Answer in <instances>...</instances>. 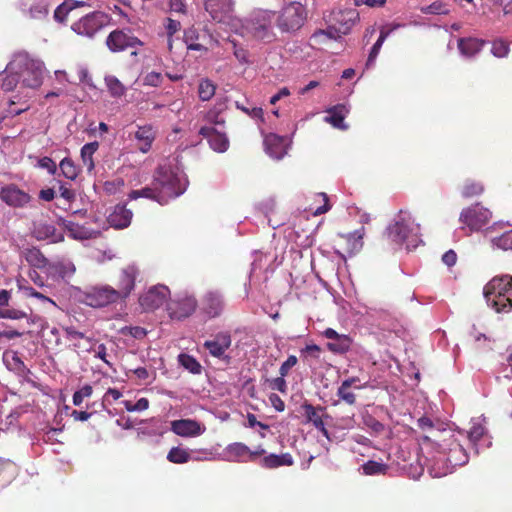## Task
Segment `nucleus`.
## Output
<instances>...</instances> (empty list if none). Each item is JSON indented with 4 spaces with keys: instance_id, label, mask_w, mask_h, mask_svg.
<instances>
[{
    "instance_id": "obj_62",
    "label": "nucleus",
    "mask_w": 512,
    "mask_h": 512,
    "mask_svg": "<svg viewBox=\"0 0 512 512\" xmlns=\"http://www.w3.org/2000/svg\"><path fill=\"white\" fill-rule=\"evenodd\" d=\"M199 33L195 28H189L184 32V41L188 46L191 43L197 42Z\"/></svg>"
},
{
    "instance_id": "obj_6",
    "label": "nucleus",
    "mask_w": 512,
    "mask_h": 512,
    "mask_svg": "<svg viewBox=\"0 0 512 512\" xmlns=\"http://www.w3.org/2000/svg\"><path fill=\"white\" fill-rule=\"evenodd\" d=\"M109 22V16L102 11H94L81 17L71 25V30L80 36L93 38Z\"/></svg>"
},
{
    "instance_id": "obj_56",
    "label": "nucleus",
    "mask_w": 512,
    "mask_h": 512,
    "mask_svg": "<svg viewBox=\"0 0 512 512\" xmlns=\"http://www.w3.org/2000/svg\"><path fill=\"white\" fill-rule=\"evenodd\" d=\"M161 82H162V75L160 73L154 72V71L146 74L143 79L144 85L152 86V87L159 86L161 84Z\"/></svg>"
},
{
    "instance_id": "obj_64",
    "label": "nucleus",
    "mask_w": 512,
    "mask_h": 512,
    "mask_svg": "<svg viewBox=\"0 0 512 512\" xmlns=\"http://www.w3.org/2000/svg\"><path fill=\"white\" fill-rule=\"evenodd\" d=\"M442 261L449 267L454 266L457 261V254L454 250H448L443 254Z\"/></svg>"
},
{
    "instance_id": "obj_22",
    "label": "nucleus",
    "mask_w": 512,
    "mask_h": 512,
    "mask_svg": "<svg viewBox=\"0 0 512 512\" xmlns=\"http://www.w3.org/2000/svg\"><path fill=\"white\" fill-rule=\"evenodd\" d=\"M231 336L227 332L218 333L213 340H207L204 347L214 357H222L231 345Z\"/></svg>"
},
{
    "instance_id": "obj_50",
    "label": "nucleus",
    "mask_w": 512,
    "mask_h": 512,
    "mask_svg": "<svg viewBox=\"0 0 512 512\" xmlns=\"http://www.w3.org/2000/svg\"><path fill=\"white\" fill-rule=\"evenodd\" d=\"M483 191L484 187L481 183L467 181L462 189V196L464 198H470L473 196L480 195Z\"/></svg>"
},
{
    "instance_id": "obj_41",
    "label": "nucleus",
    "mask_w": 512,
    "mask_h": 512,
    "mask_svg": "<svg viewBox=\"0 0 512 512\" xmlns=\"http://www.w3.org/2000/svg\"><path fill=\"white\" fill-rule=\"evenodd\" d=\"M485 433L486 428L479 421H474L472 427L468 431V439L474 446L476 453L479 452L478 442L485 435Z\"/></svg>"
},
{
    "instance_id": "obj_7",
    "label": "nucleus",
    "mask_w": 512,
    "mask_h": 512,
    "mask_svg": "<svg viewBox=\"0 0 512 512\" xmlns=\"http://www.w3.org/2000/svg\"><path fill=\"white\" fill-rule=\"evenodd\" d=\"M118 300V293L109 285L89 287L81 294V301L94 308L104 307Z\"/></svg>"
},
{
    "instance_id": "obj_32",
    "label": "nucleus",
    "mask_w": 512,
    "mask_h": 512,
    "mask_svg": "<svg viewBox=\"0 0 512 512\" xmlns=\"http://www.w3.org/2000/svg\"><path fill=\"white\" fill-rule=\"evenodd\" d=\"M89 6L85 1L65 0L54 11V19L59 23H65L70 12L78 7Z\"/></svg>"
},
{
    "instance_id": "obj_54",
    "label": "nucleus",
    "mask_w": 512,
    "mask_h": 512,
    "mask_svg": "<svg viewBox=\"0 0 512 512\" xmlns=\"http://www.w3.org/2000/svg\"><path fill=\"white\" fill-rule=\"evenodd\" d=\"M421 11L425 14H446L448 12L445 5L441 2H434L426 7H423Z\"/></svg>"
},
{
    "instance_id": "obj_61",
    "label": "nucleus",
    "mask_w": 512,
    "mask_h": 512,
    "mask_svg": "<svg viewBox=\"0 0 512 512\" xmlns=\"http://www.w3.org/2000/svg\"><path fill=\"white\" fill-rule=\"evenodd\" d=\"M320 347L316 344H309V345H306L302 350H301V354L305 355V356H312L314 358H318L319 357V354H320Z\"/></svg>"
},
{
    "instance_id": "obj_53",
    "label": "nucleus",
    "mask_w": 512,
    "mask_h": 512,
    "mask_svg": "<svg viewBox=\"0 0 512 512\" xmlns=\"http://www.w3.org/2000/svg\"><path fill=\"white\" fill-rule=\"evenodd\" d=\"M267 382L272 390H277L283 394H286L288 391L287 382L284 376L280 375L279 377L268 379Z\"/></svg>"
},
{
    "instance_id": "obj_44",
    "label": "nucleus",
    "mask_w": 512,
    "mask_h": 512,
    "mask_svg": "<svg viewBox=\"0 0 512 512\" xmlns=\"http://www.w3.org/2000/svg\"><path fill=\"white\" fill-rule=\"evenodd\" d=\"M364 475H381L385 474L388 470L386 464L369 460L361 466Z\"/></svg>"
},
{
    "instance_id": "obj_4",
    "label": "nucleus",
    "mask_w": 512,
    "mask_h": 512,
    "mask_svg": "<svg viewBox=\"0 0 512 512\" xmlns=\"http://www.w3.org/2000/svg\"><path fill=\"white\" fill-rule=\"evenodd\" d=\"M387 233L396 244L406 243L407 249H415L422 242L420 225L408 212L400 211L395 222L387 227Z\"/></svg>"
},
{
    "instance_id": "obj_28",
    "label": "nucleus",
    "mask_w": 512,
    "mask_h": 512,
    "mask_svg": "<svg viewBox=\"0 0 512 512\" xmlns=\"http://www.w3.org/2000/svg\"><path fill=\"white\" fill-rule=\"evenodd\" d=\"M349 109L344 104H338L327 110L328 115L325 121L332 124L334 127L346 130L348 126L344 123V118L348 114Z\"/></svg>"
},
{
    "instance_id": "obj_26",
    "label": "nucleus",
    "mask_w": 512,
    "mask_h": 512,
    "mask_svg": "<svg viewBox=\"0 0 512 512\" xmlns=\"http://www.w3.org/2000/svg\"><path fill=\"white\" fill-rule=\"evenodd\" d=\"M260 466L267 469H274L281 466H292L294 459L290 453L269 454L264 456L260 462Z\"/></svg>"
},
{
    "instance_id": "obj_15",
    "label": "nucleus",
    "mask_w": 512,
    "mask_h": 512,
    "mask_svg": "<svg viewBox=\"0 0 512 512\" xmlns=\"http://www.w3.org/2000/svg\"><path fill=\"white\" fill-rule=\"evenodd\" d=\"M171 431L181 437H197L206 431V427L194 419H179L171 422Z\"/></svg>"
},
{
    "instance_id": "obj_18",
    "label": "nucleus",
    "mask_w": 512,
    "mask_h": 512,
    "mask_svg": "<svg viewBox=\"0 0 512 512\" xmlns=\"http://www.w3.org/2000/svg\"><path fill=\"white\" fill-rule=\"evenodd\" d=\"M224 307V298L219 291H208L202 299V310L209 318L220 316Z\"/></svg>"
},
{
    "instance_id": "obj_9",
    "label": "nucleus",
    "mask_w": 512,
    "mask_h": 512,
    "mask_svg": "<svg viewBox=\"0 0 512 512\" xmlns=\"http://www.w3.org/2000/svg\"><path fill=\"white\" fill-rule=\"evenodd\" d=\"M106 45L111 52L116 53L143 46V42L130 29H116L107 36Z\"/></svg>"
},
{
    "instance_id": "obj_19",
    "label": "nucleus",
    "mask_w": 512,
    "mask_h": 512,
    "mask_svg": "<svg viewBox=\"0 0 512 512\" xmlns=\"http://www.w3.org/2000/svg\"><path fill=\"white\" fill-rule=\"evenodd\" d=\"M359 20V13L356 9L338 10L333 13V23L341 34H348L351 28Z\"/></svg>"
},
{
    "instance_id": "obj_57",
    "label": "nucleus",
    "mask_w": 512,
    "mask_h": 512,
    "mask_svg": "<svg viewBox=\"0 0 512 512\" xmlns=\"http://www.w3.org/2000/svg\"><path fill=\"white\" fill-rule=\"evenodd\" d=\"M236 107L243 112H245L247 115H249L251 118L254 119H260L263 121V109L260 107H253L252 109L246 108L242 105H240L238 102H236Z\"/></svg>"
},
{
    "instance_id": "obj_51",
    "label": "nucleus",
    "mask_w": 512,
    "mask_h": 512,
    "mask_svg": "<svg viewBox=\"0 0 512 512\" xmlns=\"http://www.w3.org/2000/svg\"><path fill=\"white\" fill-rule=\"evenodd\" d=\"M48 14V9L45 1L37 2L30 6L28 9V15L33 19H42Z\"/></svg>"
},
{
    "instance_id": "obj_13",
    "label": "nucleus",
    "mask_w": 512,
    "mask_h": 512,
    "mask_svg": "<svg viewBox=\"0 0 512 512\" xmlns=\"http://www.w3.org/2000/svg\"><path fill=\"white\" fill-rule=\"evenodd\" d=\"M0 199L10 207L23 208L30 202L31 196L15 184H9L0 189Z\"/></svg>"
},
{
    "instance_id": "obj_8",
    "label": "nucleus",
    "mask_w": 512,
    "mask_h": 512,
    "mask_svg": "<svg viewBox=\"0 0 512 512\" xmlns=\"http://www.w3.org/2000/svg\"><path fill=\"white\" fill-rule=\"evenodd\" d=\"M306 19V10L299 2H291L285 6L278 18V26L282 31L293 32L302 27Z\"/></svg>"
},
{
    "instance_id": "obj_20",
    "label": "nucleus",
    "mask_w": 512,
    "mask_h": 512,
    "mask_svg": "<svg viewBox=\"0 0 512 512\" xmlns=\"http://www.w3.org/2000/svg\"><path fill=\"white\" fill-rule=\"evenodd\" d=\"M199 134L208 139L210 147L216 152H225L229 147L226 135L216 131L214 127H202Z\"/></svg>"
},
{
    "instance_id": "obj_45",
    "label": "nucleus",
    "mask_w": 512,
    "mask_h": 512,
    "mask_svg": "<svg viewBox=\"0 0 512 512\" xmlns=\"http://www.w3.org/2000/svg\"><path fill=\"white\" fill-rule=\"evenodd\" d=\"M179 363L185 369L193 374H199L201 372L200 363L191 355L188 354H180L178 357Z\"/></svg>"
},
{
    "instance_id": "obj_55",
    "label": "nucleus",
    "mask_w": 512,
    "mask_h": 512,
    "mask_svg": "<svg viewBox=\"0 0 512 512\" xmlns=\"http://www.w3.org/2000/svg\"><path fill=\"white\" fill-rule=\"evenodd\" d=\"M298 362L295 355H290L280 366L279 374L286 377L291 368H293Z\"/></svg>"
},
{
    "instance_id": "obj_27",
    "label": "nucleus",
    "mask_w": 512,
    "mask_h": 512,
    "mask_svg": "<svg viewBox=\"0 0 512 512\" xmlns=\"http://www.w3.org/2000/svg\"><path fill=\"white\" fill-rule=\"evenodd\" d=\"M485 45V41L477 38H460L458 40V49L464 57L473 58Z\"/></svg>"
},
{
    "instance_id": "obj_12",
    "label": "nucleus",
    "mask_w": 512,
    "mask_h": 512,
    "mask_svg": "<svg viewBox=\"0 0 512 512\" xmlns=\"http://www.w3.org/2000/svg\"><path fill=\"white\" fill-rule=\"evenodd\" d=\"M197 307V300L191 295H180L171 300L167 305V311L172 319L182 320L194 313Z\"/></svg>"
},
{
    "instance_id": "obj_33",
    "label": "nucleus",
    "mask_w": 512,
    "mask_h": 512,
    "mask_svg": "<svg viewBox=\"0 0 512 512\" xmlns=\"http://www.w3.org/2000/svg\"><path fill=\"white\" fill-rule=\"evenodd\" d=\"M225 459L231 462H247L249 447L243 443H233L225 449Z\"/></svg>"
},
{
    "instance_id": "obj_58",
    "label": "nucleus",
    "mask_w": 512,
    "mask_h": 512,
    "mask_svg": "<svg viewBox=\"0 0 512 512\" xmlns=\"http://www.w3.org/2000/svg\"><path fill=\"white\" fill-rule=\"evenodd\" d=\"M38 164L41 168L46 169L51 175H54L57 171L56 163L49 157L41 158Z\"/></svg>"
},
{
    "instance_id": "obj_24",
    "label": "nucleus",
    "mask_w": 512,
    "mask_h": 512,
    "mask_svg": "<svg viewBox=\"0 0 512 512\" xmlns=\"http://www.w3.org/2000/svg\"><path fill=\"white\" fill-rule=\"evenodd\" d=\"M301 409L304 412L306 421L312 423L316 429L321 431L324 436L328 437V431L325 428V424L320 414L325 410V408L321 406L314 407L306 401L301 405Z\"/></svg>"
},
{
    "instance_id": "obj_52",
    "label": "nucleus",
    "mask_w": 512,
    "mask_h": 512,
    "mask_svg": "<svg viewBox=\"0 0 512 512\" xmlns=\"http://www.w3.org/2000/svg\"><path fill=\"white\" fill-rule=\"evenodd\" d=\"M93 389L89 384L84 385L81 389L77 390L73 394V404L75 406H80L84 400V398L90 397L92 395Z\"/></svg>"
},
{
    "instance_id": "obj_21",
    "label": "nucleus",
    "mask_w": 512,
    "mask_h": 512,
    "mask_svg": "<svg viewBox=\"0 0 512 512\" xmlns=\"http://www.w3.org/2000/svg\"><path fill=\"white\" fill-rule=\"evenodd\" d=\"M132 217L133 213L131 210L126 208V205L118 204L109 214L107 220L111 227L124 229L130 225Z\"/></svg>"
},
{
    "instance_id": "obj_48",
    "label": "nucleus",
    "mask_w": 512,
    "mask_h": 512,
    "mask_svg": "<svg viewBox=\"0 0 512 512\" xmlns=\"http://www.w3.org/2000/svg\"><path fill=\"white\" fill-rule=\"evenodd\" d=\"M337 396L348 405L356 403V395L350 390L347 382H342L337 389Z\"/></svg>"
},
{
    "instance_id": "obj_37",
    "label": "nucleus",
    "mask_w": 512,
    "mask_h": 512,
    "mask_svg": "<svg viewBox=\"0 0 512 512\" xmlns=\"http://www.w3.org/2000/svg\"><path fill=\"white\" fill-rule=\"evenodd\" d=\"M98 147L99 143L97 141H94L86 143L81 148V159L88 172H91L95 167L93 155L98 150Z\"/></svg>"
},
{
    "instance_id": "obj_29",
    "label": "nucleus",
    "mask_w": 512,
    "mask_h": 512,
    "mask_svg": "<svg viewBox=\"0 0 512 512\" xmlns=\"http://www.w3.org/2000/svg\"><path fill=\"white\" fill-rule=\"evenodd\" d=\"M156 131L151 125L139 126L135 132V139L140 142L139 150L146 153L150 150L155 139Z\"/></svg>"
},
{
    "instance_id": "obj_34",
    "label": "nucleus",
    "mask_w": 512,
    "mask_h": 512,
    "mask_svg": "<svg viewBox=\"0 0 512 512\" xmlns=\"http://www.w3.org/2000/svg\"><path fill=\"white\" fill-rule=\"evenodd\" d=\"M22 254L29 265L36 269H44L48 265V259L35 247L25 249Z\"/></svg>"
},
{
    "instance_id": "obj_35",
    "label": "nucleus",
    "mask_w": 512,
    "mask_h": 512,
    "mask_svg": "<svg viewBox=\"0 0 512 512\" xmlns=\"http://www.w3.org/2000/svg\"><path fill=\"white\" fill-rule=\"evenodd\" d=\"M343 34L338 31L337 26L333 23V25L329 26L326 30H318L314 32L311 36V41L314 44H325L329 40H337L341 38Z\"/></svg>"
},
{
    "instance_id": "obj_39",
    "label": "nucleus",
    "mask_w": 512,
    "mask_h": 512,
    "mask_svg": "<svg viewBox=\"0 0 512 512\" xmlns=\"http://www.w3.org/2000/svg\"><path fill=\"white\" fill-rule=\"evenodd\" d=\"M490 244L493 249H500L503 251L512 250V229L499 236L492 237L490 239Z\"/></svg>"
},
{
    "instance_id": "obj_5",
    "label": "nucleus",
    "mask_w": 512,
    "mask_h": 512,
    "mask_svg": "<svg viewBox=\"0 0 512 512\" xmlns=\"http://www.w3.org/2000/svg\"><path fill=\"white\" fill-rule=\"evenodd\" d=\"M154 185L166 203L169 199L176 198L185 192L187 180L171 166L164 165L157 169Z\"/></svg>"
},
{
    "instance_id": "obj_38",
    "label": "nucleus",
    "mask_w": 512,
    "mask_h": 512,
    "mask_svg": "<svg viewBox=\"0 0 512 512\" xmlns=\"http://www.w3.org/2000/svg\"><path fill=\"white\" fill-rule=\"evenodd\" d=\"M351 345V338L348 335L341 334L334 341L329 342L327 348L333 353L344 354L350 350Z\"/></svg>"
},
{
    "instance_id": "obj_23",
    "label": "nucleus",
    "mask_w": 512,
    "mask_h": 512,
    "mask_svg": "<svg viewBox=\"0 0 512 512\" xmlns=\"http://www.w3.org/2000/svg\"><path fill=\"white\" fill-rule=\"evenodd\" d=\"M232 0H205V10L215 21L221 22L225 15L231 12Z\"/></svg>"
},
{
    "instance_id": "obj_2",
    "label": "nucleus",
    "mask_w": 512,
    "mask_h": 512,
    "mask_svg": "<svg viewBox=\"0 0 512 512\" xmlns=\"http://www.w3.org/2000/svg\"><path fill=\"white\" fill-rule=\"evenodd\" d=\"M433 448L436 449V454L430 461H432L434 477L445 476L452 473L455 467L468 463L469 457L466 450L452 435L441 443L433 444Z\"/></svg>"
},
{
    "instance_id": "obj_14",
    "label": "nucleus",
    "mask_w": 512,
    "mask_h": 512,
    "mask_svg": "<svg viewBox=\"0 0 512 512\" xmlns=\"http://www.w3.org/2000/svg\"><path fill=\"white\" fill-rule=\"evenodd\" d=\"M168 294V287L164 285H157L150 288L144 295H142L139 302L144 310H155L165 303Z\"/></svg>"
},
{
    "instance_id": "obj_3",
    "label": "nucleus",
    "mask_w": 512,
    "mask_h": 512,
    "mask_svg": "<svg viewBox=\"0 0 512 512\" xmlns=\"http://www.w3.org/2000/svg\"><path fill=\"white\" fill-rule=\"evenodd\" d=\"M484 297L488 306L497 313L512 311V275L492 278L484 287Z\"/></svg>"
},
{
    "instance_id": "obj_30",
    "label": "nucleus",
    "mask_w": 512,
    "mask_h": 512,
    "mask_svg": "<svg viewBox=\"0 0 512 512\" xmlns=\"http://www.w3.org/2000/svg\"><path fill=\"white\" fill-rule=\"evenodd\" d=\"M35 236L38 240H49L51 243L64 241L63 233L52 224H39L35 229Z\"/></svg>"
},
{
    "instance_id": "obj_1",
    "label": "nucleus",
    "mask_w": 512,
    "mask_h": 512,
    "mask_svg": "<svg viewBox=\"0 0 512 512\" xmlns=\"http://www.w3.org/2000/svg\"><path fill=\"white\" fill-rule=\"evenodd\" d=\"M5 76L1 81L4 91H12L18 83L27 88H38L43 81L44 64L31 57L27 52L20 51L13 54L4 70Z\"/></svg>"
},
{
    "instance_id": "obj_16",
    "label": "nucleus",
    "mask_w": 512,
    "mask_h": 512,
    "mask_svg": "<svg viewBox=\"0 0 512 512\" xmlns=\"http://www.w3.org/2000/svg\"><path fill=\"white\" fill-rule=\"evenodd\" d=\"M139 274V270L135 265H128L121 270L118 282V288L115 291L118 293L119 299H126L135 287V281Z\"/></svg>"
},
{
    "instance_id": "obj_43",
    "label": "nucleus",
    "mask_w": 512,
    "mask_h": 512,
    "mask_svg": "<svg viewBox=\"0 0 512 512\" xmlns=\"http://www.w3.org/2000/svg\"><path fill=\"white\" fill-rule=\"evenodd\" d=\"M105 83L112 97H122L126 92L125 86L115 76H106Z\"/></svg>"
},
{
    "instance_id": "obj_10",
    "label": "nucleus",
    "mask_w": 512,
    "mask_h": 512,
    "mask_svg": "<svg viewBox=\"0 0 512 512\" xmlns=\"http://www.w3.org/2000/svg\"><path fill=\"white\" fill-rule=\"evenodd\" d=\"M491 218L489 209L483 207L480 203H476L465 208L460 213L459 220L470 230L477 231L485 226Z\"/></svg>"
},
{
    "instance_id": "obj_46",
    "label": "nucleus",
    "mask_w": 512,
    "mask_h": 512,
    "mask_svg": "<svg viewBox=\"0 0 512 512\" xmlns=\"http://www.w3.org/2000/svg\"><path fill=\"white\" fill-rule=\"evenodd\" d=\"M216 87L208 79H203L199 83L198 94L202 101L210 100L215 94Z\"/></svg>"
},
{
    "instance_id": "obj_59",
    "label": "nucleus",
    "mask_w": 512,
    "mask_h": 512,
    "mask_svg": "<svg viewBox=\"0 0 512 512\" xmlns=\"http://www.w3.org/2000/svg\"><path fill=\"white\" fill-rule=\"evenodd\" d=\"M180 29V22L179 21H176V20H173V19H168L167 20V25H166V30H167V34H168V45L169 47L171 48L172 46V40H171V37L173 34H175L178 30Z\"/></svg>"
},
{
    "instance_id": "obj_49",
    "label": "nucleus",
    "mask_w": 512,
    "mask_h": 512,
    "mask_svg": "<svg viewBox=\"0 0 512 512\" xmlns=\"http://www.w3.org/2000/svg\"><path fill=\"white\" fill-rule=\"evenodd\" d=\"M510 51V44L508 41L503 39H497L493 41L491 47V53L497 58H503L508 55Z\"/></svg>"
},
{
    "instance_id": "obj_36",
    "label": "nucleus",
    "mask_w": 512,
    "mask_h": 512,
    "mask_svg": "<svg viewBox=\"0 0 512 512\" xmlns=\"http://www.w3.org/2000/svg\"><path fill=\"white\" fill-rule=\"evenodd\" d=\"M141 197L155 200L160 204H164L162 196L159 194V191L157 190L156 185H154V184L152 187H144L139 190H132L128 194L129 200H136Z\"/></svg>"
},
{
    "instance_id": "obj_47",
    "label": "nucleus",
    "mask_w": 512,
    "mask_h": 512,
    "mask_svg": "<svg viewBox=\"0 0 512 512\" xmlns=\"http://www.w3.org/2000/svg\"><path fill=\"white\" fill-rule=\"evenodd\" d=\"M388 35H389L388 31L382 30L380 32L379 38L377 39L375 44L372 46L371 51L369 53L367 63H366L367 66H371L374 63V61L376 60V58L380 52V49H381L383 43L386 40V38L388 37Z\"/></svg>"
},
{
    "instance_id": "obj_11",
    "label": "nucleus",
    "mask_w": 512,
    "mask_h": 512,
    "mask_svg": "<svg viewBox=\"0 0 512 512\" xmlns=\"http://www.w3.org/2000/svg\"><path fill=\"white\" fill-rule=\"evenodd\" d=\"M244 27L254 38L270 40L272 37L271 18L266 12H259L252 15L246 20Z\"/></svg>"
},
{
    "instance_id": "obj_60",
    "label": "nucleus",
    "mask_w": 512,
    "mask_h": 512,
    "mask_svg": "<svg viewBox=\"0 0 512 512\" xmlns=\"http://www.w3.org/2000/svg\"><path fill=\"white\" fill-rule=\"evenodd\" d=\"M269 401L272 405V407L278 411V412H282L284 411L285 409V404H284V401L280 398L279 395L275 394V393H272L269 395Z\"/></svg>"
},
{
    "instance_id": "obj_25",
    "label": "nucleus",
    "mask_w": 512,
    "mask_h": 512,
    "mask_svg": "<svg viewBox=\"0 0 512 512\" xmlns=\"http://www.w3.org/2000/svg\"><path fill=\"white\" fill-rule=\"evenodd\" d=\"M11 299V292L6 289L0 290V318L19 320L25 318L27 314L24 311L8 308Z\"/></svg>"
},
{
    "instance_id": "obj_17",
    "label": "nucleus",
    "mask_w": 512,
    "mask_h": 512,
    "mask_svg": "<svg viewBox=\"0 0 512 512\" xmlns=\"http://www.w3.org/2000/svg\"><path fill=\"white\" fill-rule=\"evenodd\" d=\"M60 224L67 231L68 236L74 240L83 241L95 239L100 235L98 230L90 229L68 219H60Z\"/></svg>"
},
{
    "instance_id": "obj_42",
    "label": "nucleus",
    "mask_w": 512,
    "mask_h": 512,
    "mask_svg": "<svg viewBox=\"0 0 512 512\" xmlns=\"http://www.w3.org/2000/svg\"><path fill=\"white\" fill-rule=\"evenodd\" d=\"M60 170L62 175L69 179V180H75L78 176L79 169L73 162L71 158L65 157L61 160L59 164Z\"/></svg>"
},
{
    "instance_id": "obj_63",
    "label": "nucleus",
    "mask_w": 512,
    "mask_h": 512,
    "mask_svg": "<svg viewBox=\"0 0 512 512\" xmlns=\"http://www.w3.org/2000/svg\"><path fill=\"white\" fill-rule=\"evenodd\" d=\"M169 6L171 11L177 12V13H186V4L184 0H170Z\"/></svg>"
},
{
    "instance_id": "obj_31",
    "label": "nucleus",
    "mask_w": 512,
    "mask_h": 512,
    "mask_svg": "<svg viewBox=\"0 0 512 512\" xmlns=\"http://www.w3.org/2000/svg\"><path fill=\"white\" fill-rule=\"evenodd\" d=\"M266 153L277 160L283 158L285 151L283 148V140L275 134H270L264 139Z\"/></svg>"
},
{
    "instance_id": "obj_40",
    "label": "nucleus",
    "mask_w": 512,
    "mask_h": 512,
    "mask_svg": "<svg viewBox=\"0 0 512 512\" xmlns=\"http://www.w3.org/2000/svg\"><path fill=\"white\" fill-rule=\"evenodd\" d=\"M190 459L189 451L181 447H173L167 454V460L175 464H184L189 462Z\"/></svg>"
}]
</instances>
